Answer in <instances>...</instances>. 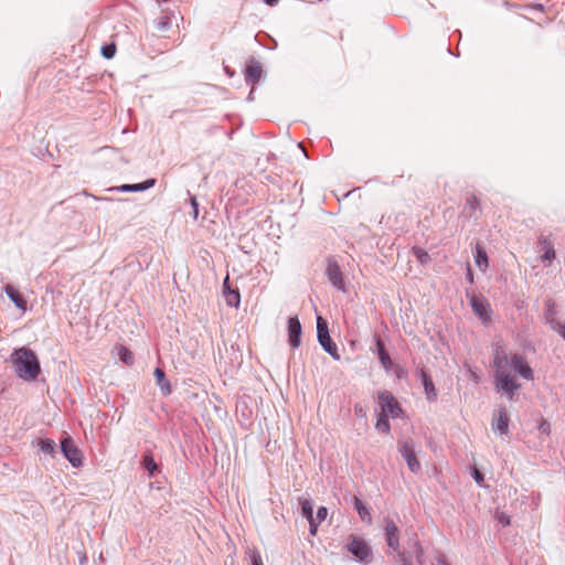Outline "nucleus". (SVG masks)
<instances>
[{"label": "nucleus", "mask_w": 565, "mask_h": 565, "mask_svg": "<svg viewBox=\"0 0 565 565\" xmlns=\"http://www.w3.org/2000/svg\"><path fill=\"white\" fill-rule=\"evenodd\" d=\"M494 385L499 392L504 393L509 399H513L515 392L520 388L511 369L525 380H533V371L520 354H508L501 343L493 348Z\"/></svg>", "instance_id": "f257e3e1"}, {"label": "nucleus", "mask_w": 565, "mask_h": 565, "mask_svg": "<svg viewBox=\"0 0 565 565\" xmlns=\"http://www.w3.org/2000/svg\"><path fill=\"white\" fill-rule=\"evenodd\" d=\"M17 375L24 381H33L41 372L40 362L33 351L21 348L12 354Z\"/></svg>", "instance_id": "f03ea898"}, {"label": "nucleus", "mask_w": 565, "mask_h": 565, "mask_svg": "<svg viewBox=\"0 0 565 565\" xmlns=\"http://www.w3.org/2000/svg\"><path fill=\"white\" fill-rule=\"evenodd\" d=\"M317 331H318V340L321 347L335 360L340 359L338 353V348L335 343L332 341L328 323L322 317L317 318Z\"/></svg>", "instance_id": "7ed1b4c3"}, {"label": "nucleus", "mask_w": 565, "mask_h": 565, "mask_svg": "<svg viewBox=\"0 0 565 565\" xmlns=\"http://www.w3.org/2000/svg\"><path fill=\"white\" fill-rule=\"evenodd\" d=\"M347 547L360 562L369 563L372 558V551L370 546L358 536L351 535Z\"/></svg>", "instance_id": "20e7f679"}, {"label": "nucleus", "mask_w": 565, "mask_h": 565, "mask_svg": "<svg viewBox=\"0 0 565 565\" xmlns=\"http://www.w3.org/2000/svg\"><path fill=\"white\" fill-rule=\"evenodd\" d=\"M379 402L382 409L381 414L392 417H398L401 415L402 408L391 392H380Z\"/></svg>", "instance_id": "39448f33"}, {"label": "nucleus", "mask_w": 565, "mask_h": 565, "mask_svg": "<svg viewBox=\"0 0 565 565\" xmlns=\"http://www.w3.org/2000/svg\"><path fill=\"white\" fill-rule=\"evenodd\" d=\"M61 448L66 459L74 466L81 467L83 465V456L81 450L74 444L70 437L64 438L61 441Z\"/></svg>", "instance_id": "423d86ee"}, {"label": "nucleus", "mask_w": 565, "mask_h": 565, "mask_svg": "<svg viewBox=\"0 0 565 565\" xmlns=\"http://www.w3.org/2000/svg\"><path fill=\"white\" fill-rule=\"evenodd\" d=\"M470 305L473 312L483 321L488 322L491 320L490 303L484 297L472 296L470 298Z\"/></svg>", "instance_id": "0eeeda50"}, {"label": "nucleus", "mask_w": 565, "mask_h": 565, "mask_svg": "<svg viewBox=\"0 0 565 565\" xmlns=\"http://www.w3.org/2000/svg\"><path fill=\"white\" fill-rule=\"evenodd\" d=\"M401 454L405 459L409 470L412 472H418L420 469V463L417 460L414 448L409 441H404L401 446Z\"/></svg>", "instance_id": "6e6552de"}, {"label": "nucleus", "mask_w": 565, "mask_h": 565, "mask_svg": "<svg viewBox=\"0 0 565 565\" xmlns=\"http://www.w3.org/2000/svg\"><path fill=\"white\" fill-rule=\"evenodd\" d=\"M385 537L388 547L393 551H398L399 548V539H398V527L395 522L391 519H386L385 521Z\"/></svg>", "instance_id": "1a4fd4ad"}, {"label": "nucleus", "mask_w": 565, "mask_h": 565, "mask_svg": "<svg viewBox=\"0 0 565 565\" xmlns=\"http://www.w3.org/2000/svg\"><path fill=\"white\" fill-rule=\"evenodd\" d=\"M327 275L331 284L340 290H344V281L341 269L337 262L329 260L327 267Z\"/></svg>", "instance_id": "9d476101"}, {"label": "nucleus", "mask_w": 565, "mask_h": 565, "mask_svg": "<svg viewBox=\"0 0 565 565\" xmlns=\"http://www.w3.org/2000/svg\"><path fill=\"white\" fill-rule=\"evenodd\" d=\"M289 343L292 348L300 345L301 324L297 317H291L288 321Z\"/></svg>", "instance_id": "9b49d317"}, {"label": "nucleus", "mask_w": 565, "mask_h": 565, "mask_svg": "<svg viewBox=\"0 0 565 565\" xmlns=\"http://www.w3.org/2000/svg\"><path fill=\"white\" fill-rule=\"evenodd\" d=\"M509 415L505 408H500L498 411L497 417L492 420V429L494 431L500 433L501 435H505L509 433Z\"/></svg>", "instance_id": "f8f14e48"}, {"label": "nucleus", "mask_w": 565, "mask_h": 565, "mask_svg": "<svg viewBox=\"0 0 565 565\" xmlns=\"http://www.w3.org/2000/svg\"><path fill=\"white\" fill-rule=\"evenodd\" d=\"M302 515L308 520L310 525V534L316 535L318 530V523L313 516L312 503L308 499H300Z\"/></svg>", "instance_id": "ddd939ff"}, {"label": "nucleus", "mask_w": 565, "mask_h": 565, "mask_svg": "<svg viewBox=\"0 0 565 565\" xmlns=\"http://www.w3.org/2000/svg\"><path fill=\"white\" fill-rule=\"evenodd\" d=\"M228 281H230V278H228V276H226V278L223 281V291H224L226 303L228 306L238 307L239 300H241L239 292L237 290L231 289Z\"/></svg>", "instance_id": "4468645a"}, {"label": "nucleus", "mask_w": 565, "mask_h": 565, "mask_svg": "<svg viewBox=\"0 0 565 565\" xmlns=\"http://www.w3.org/2000/svg\"><path fill=\"white\" fill-rule=\"evenodd\" d=\"M6 294L8 297L13 301V303L21 309L22 311L26 310V300L23 298V296L19 292V290L13 287L12 285H7L4 287Z\"/></svg>", "instance_id": "2eb2a0df"}, {"label": "nucleus", "mask_w": 565, "mask_h": 565, "mask_svg": "<svg viewBox=\"0 0 565 565\" xmlns=\"http://www.w3.org/2000/svg\"><path fill=\"white\" fill-rule=\"evenodd\" d=\"M376 347H377V351H379V359L381 361L382 366L386 371L391 370V367L393 365V362H392V359H391L390 354L385 350V345H384V343L382 342L381 339H377Z\"/></svg>", "instance_id": "dca6fc26"}, {"label": "nucleus", "mask_w": 565, "mask_h": 565, "mask_svg": "<svg viewBox=\"0 0 565 565\" xmlns=\"http://www.w3.org/2000/svg\"><path fill=\"white\" fill-rule=\"evenodd\" d=\"M153 375L156 377L157 385L161 388L164 395H169L171 393V386L169 381L166 379V374L163 370L160 367L154 369Z\"/></svg>", "instance_id": "f3484780"}, {"label": "nucleus", "mask_w": 565, "mask_h": 565, "mask_svg": "<svg viewBox=\"0 0 565 565\" xmlns=\"http://www.w3.org/2000/svg\"><path fill=\"white\" fill-rule=\"evenodd\" d=\"M542 250L544 252L542 255L543 260L552 262L555 258V250L553 244L546 237L540 238L539 241Z\"/></svg>", "instance_id": "a211bd4d"}, {"label": "nucleus", "mask_w": 565, "mask_h": 565, "mask_svg": "<svg viewBox=\"0 0 565 565\" xmlns=\"http://www.w3.org/2000/svg\"><path fill=\"white\" fill-rule=\"evenodd\" d=\"M422 379L427 398L434 401L437 396V392L431 379L427 375L425 371H422Z\"/></svg>", "instance_id": "6ab92c4d"}, {"label": "nucleus", "mask_w": 565, "mask_h": 565, "mask_svg": "<svg viewBox=\"0 0 565 565\" xmlns=\"http://www.w3.org/2000/svg\"><path fill=\"white\" fill-rule=\"evenodd\" d=\"M117 354L119 359L127 365H131L134 363V354L132 352L122 344L116 345Z\"/></svg>", "instance_id": "aec40b11"}, {"label": "nucleus", "mask_w": 565, "mask_h": 565, "mask_svg": "<svg viewBox=\"0 0 565 565\" xmlns=\"http://www.w3.org/2000/svg\"><path fill=\"white\" fill-rule=\"evenodd\" d=\"M476 264L482 271H484L488 267L487 253L479 244L476 247Z\"/></svg>", "instance_id": "412c9836"}, {"label": "nucleus", "mask_w": 565, "mask_h": 565, "mask_svg": "<svg viewBox=\"0 0 565 565\" xmlns=\"http://www.w3.org/2000/svg\"><path fill=\"white\" fill-rule=\"evenodd\" d=\"M354 507H355L360 518L363 521H367L370 523L371 522L370 512H369L367 508L363 504V502L358 497H354Z\"/></svg>", "instance_id": "4be33fe9"}, {"label": "nucleus", "mask_w": 565, "mask_h": 565, "mask_svg": "<svg viewBox=\"0 0 565 565\" xmlns=\"http://www.w3.org/2000/svg\"><path fill=\"white\" fill-rule=\"evenodd\" d=\"M375 427H376V429L379 431H381L383 434H388L390 430H391V426H390V422H388V416L380 414V416L377 418V422L375 424Z\"/></svg>", "instance_id": "5701e85b"}, {"label": "nucleus", "mask_w": 565, "mask_h": 565, "mask_svg": "<svg viewBox=\"0 0 565 565\" xmlns=\"http://www.w3.org/2000/svg\"><path fill=\"white\" fill-rule=\"evenodd\" d=\"M413 254L422 265H426L430 260L429 254L422 247H413Z\"/></svg>", "instance_id": "b1692460"}, {"label": "nucleus", "mask_w": 565, "mask_h": 565, "mask_svg": "<svg viewBox=\"0 0 565 565\" xmlns=\"http://www.w3.org/2000/svg\"><path fill=\"white\" fill-rule=\"evenodd\" d=\"M262 75V68L258 65H249L246 70V76L249 78L253 83H256Z\"/></svg>", "instance_id": "393cba45"}, {"label": "nucleus", "mask_w": 565, "mask_h": 565, "mask_svg": "<svg viewBox=\"0 0 565 565\" xmlns=\"http://www.w3.org/2000/svg\"><path fill=\"white\" fill-rule=\"evenodd\" d=\"M39 447H40L41 451L51 455L54 452L56 444L52 439H42L39 443Z\"/></svg>", "instance_id": "a878e982"}, {"label": "nucleus", "mask_w": 565, "mask_h": 565, "mask_svg": "<svg viewBox=\"0 0 565 565\" xmlns=\"http://www.w3.org/2000/svg\"><path fill=\"white\" fill-rule=\"evenodd\" d=\"M154 184V180H147L142 183L130 184V192L143 191L151 188Z\"/></svg>", "instance_id": "bb28decb"}, {"label": "nucleus", "mask_w": 565, "mask_h": 565, "mask_svg": "<svg viewBox=\"0 0 565 565\" xmlns=\"http://www.w3.org/2000/svg\"><path fill=\"white\" fill-rule=\"evenodd\" d=\"M116 50H117L116 44L110 43V44H107L102 47V54L106 58H113L116 54Z\"/></svg>", "instance_id": "cd10ccee"}, {"label": "nucleus", "mask_w": 565, "mask_h": 565, "mask_svg": "<svg viewBox=\"0 0 565 565\" xmlns=\"http://www.w3.org/2000/svg\"><path fill=\"white\" fill-rule=\"evenodd\" d=\"M143 465H145V468L150 472L152 473L156 469H157V465L153 460V457L151 455H146L143 457Z\"/></svg>", "instance_id": "c85d7f7f"}, {"label": "nucleus", "mask_w": 565, "mask_h": 565, "mask_svg": "<svg viewBox=\"0 0 565 565\" xmlns=\"http://www.w3.org/2000/svg\"><path fill=\"white\" fill-rule=\"evenodd\" d=\"M414 550H415V556H416L417 562L419 564H423L424 550L417 540H415V542H414Z\"/></svg>", "instance_id": "c756f323"}, {"label": "nucleus", "mask_w": 565, "mask_h": 565, "mask_svg": "<svg viewBox=\"0 0 565 565\" xmlns=\"http://www.w3.org/2000/svg\"><path fill=\"white\" fill-rule=\"evenodd\" d=\"M495 519L497 521L502 524L503 526H508L510 525L511 521H510V516L508 514H505L504 512H497L495 513Z\"/></svg>", "instance_id": "7c9ffc66"}, {"label": "nucleus", "mask_w": 565, "mask_h": 565, "mask_svg": "<svg viewBox=\"0 0 565 565\" xmlns=\"http://www.w3.org/2000/svg\"><path fill=\"white\" fill-rule=\"evenodd\" d=\"M328 515V510L326 507H320L317 511V518L316 519V522L318 523V525L326 520Z\"/></svg>", "instance_id": "2f4dec72"}, {"label": "nucleus", "mask_w": 565, "mask_h": 565, "mask_svg": "<svg viewBox=\"0 0 565 565\" xmlns=\"http://www.w3.org/2000/svg\"><path fill=\"white\" fill-rule=\"evenodd\" d=\"M467 205L471 210H476L479 206V202L475 195H471V196L467 198Z\"/></svg>", "instance_id": "473e14b6"}, {"label": "nucleus", "mask_w": 565, "mask_h": 565, "mask_svg": "<svg viewBox=\"0 0 565 565\" xmlns=\"http://www.w3.org/2000/svg\"><path fill=\"white\" fill-rule=\"evenodd\" d=\"M191 206H192V214L193 218L196 220L199 216V203L195 198H191Z\"/></svg>", "instance_id": "72a5a7b5"}, {"label": "nucleus", "mask_w": 565, "mask_h": 565, "mask_svg": "<svg viewBox=\"0 0 565 565\" xmlns=\"http://www.w3.org/2000/svg\"><path fill=\"white\" fill-rule=\"evenodd\" d=\"M252 565H264L262 557L258 553H254L252 556Z\"/></svg>", "instance_id": "f704fd0d"}, {"label": "nucleus", "mask_w": 565, "mask_h": 565, "mask_svg": "<svg viewBox=\"0 0 565 565\" xmlns=\"http://www.w3.org/2000/svg\"><path fill=\"white\" fill-rule=\"evenodd\" d=\"M540 429L545 433V434H550V424L547 422H543L541 425H540Z\"/></svg>", "instance_id": "c9c22d12"}, {"label": "nucleus", "mask_w": 565, "mask_h": 565, "mask_svg": "<svg viewBox=\"0 0 565 565\" xmlns=\"http://www.w3.org/2000/svg\"><path fill=\"white\" fill-rule=\"evenodd\" d=\"M398 556H399L403 565H411V563H409L408 558L406 557L405 553L401 552V553H398Z\"/></svg>", "instance_id": "e433bc0d"}, {"label": "nucleus", "mask_w": 565, "mask_h": 565, "mask_svg": "<svg viewBox=\"0 0 565 565\" xmlns=\"http://www.w3.org/2000/svg\"><path fill=\"white\" fill-rule=\"evenodd\" d=\"M437 564L438 565H449L448 562L446 561V558L444 556H439L437 558Z\"/></svg>", "instance_id": "4c0bfd02"}, {"label": "nucleus", "mask_w": 565, "mask_h": 565, "mask_svg": "<svg viewBox=\"0 0 565 565\" xmlns=\"http://www.w3.org/2000/svg\"><path fill=\"white\" fill-rule=\"evenodd\" d=\"M475 479L477 482H480L482 480V475L480 473V471L475 470Z\"/></svg>", "instance_id": "58836bf2"}, {"label": "nucleus", "mask_w": 565, "mask_h": 565, "mask_svg": "<svg viewBox=\"0 0 565 565\" xmlns=\"http://www.w3.org/2000/svg\"><path fill=\"white\" fill-rule=\"evenodd\" d=\"M122 192H130V184H124L119 188Z\"/></svg>", "instance_id": "ea45409f"}, {"label": "nucleus", "mask_w": 565, "mask_h": 565, "mask_svg": "<svg viewBox=\"0 0 565 565\" xmlns=\"http://www.w3.org/2000/svg\"><path fill=\"white\" fill-rule=\"evenodd\" d=\"M467 276H468V279L470 281H472V274H471V269H470V266L468 265V273H467Z\"/></svg>", "instance_id": "a19ab883"}, {"label": "nucleus", "mask_w": 565, "mask_h": 565, "mask_svg": "<svg viewBox=\"0 0 565 565\" xmlns=\"http://www.w3.org/2000/svg\"><path fill=\"white\" fill-rule=\"evenodd\" d=\"M278 0H265V2L269 6H273L277 2Z\"/></svg>", "instance_id": "79ce46f5"}, {"label": "nucleus", "mask_w": 565, "mask_h": 565, "mask_svg": "<svg viewBox=\"0 0 565 565\" xmlns=\"http://www.w3.org/2000/svg\"><path fill=\"white\" fill-rule=\"evenodd\" d=\"M561 333H562L563 338L565 339V326L562 327Z\"/></svg>", "instance_id": "37998d69"}, {"label": "nucleus", "mask_w": 565, "mask_h": 565, "mask_svg": "<svg viewBox=\"0 0 565 565\" xmlns=\"http://www.w3.org/2000/svg\"><path fill=\"white\" fill-rule=\"evenodd\" d=\"M471 375H472V377H473L476 381H478V376H477V374H476V373L471 372Z\"/></svg>", "instance_id": "c03bdc74"}]
</instances>
